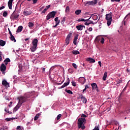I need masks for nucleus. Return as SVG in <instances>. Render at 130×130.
Instances as JSON below:
<instances>
[{
	"mask_svg": "<svg viewBox=\"0 0 130 130\" xmlns=\"http://www.w3.org/2000/svg\"><path fill=\"white\" fill-rule=\"evenodd\" d=\"M86 118H79L78 120V128H81V129H84L86 127L84 124L86 123Z\"/></svg>",
	"mask_w": 130,
	"mask_h": 130,
	"instance_id": "obj_1",
	"label": "nucleus"
},
{
	"mask_svg": "<svg viewBox=\"0 0 130 130\" xmlns=\"http://www.w3.org/2000/svg\"><path fill=\"white\" fill-rule=\"evenodd\" d=\"M112 13L110 12V13L106 15V20H107V24L108 26L111 25V22H112Z\"/></svg>",
	"mask_w": 130,
	"mask_h": 130,
	"instance_id": "obj_2",
	"label": "nucleus"
},
{
	"mask_svg": "<svg viewBox=\"0 0 130 130\" xmlns=\"http://www.w3.org/2000/svg\"><path fill=\"white\" fill-rule=\"evenodd\" d=\"M18 100V104L20 105H22L23 103H25L26 101H27V98H26L24 96H20L17 98Z\"/></svg>",
	"mask_w": 130,
	"mask_h": 130,
	"instance_id": "obj_3",
	"label": "nucleus"
},
{
	"mask_svg": "<svg viewBox=\"0 0 130 130\" xmlns=\"http://www.w3.org/2000/svg\"><path fill=\"white\" fill-rule=\"evenodd\" d=\"M56 14V12L52 11L49 13L46 16V20L48 21L49 19H51V18H54L55 17V15Z\"/></svg>",
	"mask_w": 130,
	"mask_h": 130,
	"instance_id": "obj_4",
	"label": "nucleus"
},
{
	"mask_svg": "<svg viewBox=\"0 0 130 130\" xmlns=\"http://www.w3.org/2000/svg\"><path fill=\"white\" fill-rule=\"evenodd\" d=\"M98 3V0H94L92 1L85 2V6H94Z\"/></svg>",
	"mask_w": 130,
	"mask_h": 130,
	"instance_id": "obj_5",
	"label": "nucleus"
},
{
	"mask_svg": "<svg viewBox=\"0 0 130 130\" xmlns=\"http://www.w3.org/2000/svg\"><path fill=\"white\" fill-rule=\"evenodd\" d=\"M20 15L19 14H16L15 13H13L11 16H10V19L12 21H14V20H18L19 19V16Z\"/></svg>",
	"mask_w": 130,
	"mask_h": 130,
	"instance_id": "obj_6",
	"label": "nucleus"
},
{
	"mask_svg": "<svg viewBox=\"0 0 130 130\" xmlns=\"http://www.w3.org/2000/svg\"><path fill=\"white\" fill-rule=\"evenodd\" d=\"M71 82V80H70V78H68L66 82L64 83V84L61 86L60 89H62L64 88V87H67L68 85H70V82Z\"/></svg>",
	"mask_w": 130,
	"mask_h": 130,
	"instance_id": "obj_7",
	"label": "nucleus"
},
{
	"mask_svg": "<svg viewBox=\"0 0 130 130\" xmlns=\"http://www.w3.org/2000/svg\"><path fill=\"white\" fill-rule=\"evenodd\" d=\"M7 70V66L4 63H2L1 66V71L2 72V74H5V72Z\"/></svg>",
	"mask_w": 130,
	"mask_h": 130,
	"instance_id": "obj_8",
	"label": "nucleus"
},
{
	"mask_svg": "<svg viewBox=\"0 0 130 130\" xmlns=\"http://www.w3.org/2000/svg\"><path fill=\"white\" fill-rule=\"evenodd\" d=\"M86 78L84 77H80L79 78V82L82 85H84L86 82Z\"/></svg>",
	"mask_w": 130,
	"mask_h": 130,
	"instance_id": "obj_9",
	"label": "nucleus"
},
{
	"mask_svg": "<svg viewBox=\"0 0 130 130\" xmlns=\"http://www.w3.org/2000/svg\"><path fill=\"white\" fill-rule=\"evenodd\" d=\"M32 14V11L31 10H24L23 12L24 16H30Z\"/></svg>",
	"mask_w": 130,
	"mask_h": 130,
	"instance_id": "obj_10",
	"label": "nucleus"
},
{
	"mask_svg": "<svg viewBox=\"0 0 130 130\" xmlns=\"http://www.w3.org/2000/svg\"><path fill=\"white\" fill-rule=\"evenodd\" d=\"M13 2H14V0H9L8 3V6L10 10H12L13 8Z\"/></svg>",
	"mask_w": 130,
	"mask_h": 130,
	"instance_id": "obj_11",
	"label": "nucleus"
},
{
	"mask_svg": "<svg viewBox=\"0 0 130 130\" xmlns=\"http://www.w3.org/2000/svg\"><path fill=\"white\" fill-rule=\"evenodd\" d=\"M2 85L5 86L6 88H9V87H10V84H9V83H8L6 80H4L2 81Z\"/></svg>",
	"mask_w": 130,
	"mask_h": 130,
	"instance_id": "obj_12",
	"label": "nucleus"
},
{
	"mask_svg": "<svg viewBox=\"0 0 130 130\" xmlns=\"http://www.w3.org/2000/svg\"><path fill=\"white\" fill-rule=\"evenodd\" d=\"M76 28L78 31H82V30H83L84 28H86V27L84 25H80L76 26Z\"/></svg>",
	"mask_w": 130,
	"mask_h": 130,
	"instance_id": "obj_13",
	"label": "nucleus"
},
{
	"mask_svg": "<svg viewBox=\"0 0 130 130\" xmlns=\"http://www.w3.org/2000/svg\"><path fill=\"white\" fill-rule=\"evenodd\" d=\"M91 87L93 90H94V89H95L96 91L99 92V90H98V86H97V84L95 83L91 84Z\"/></svg>",
	"mask_w": 130,
	"mask_h": 130,
	"instance_id": "obj_14",
	"label": "nucleus"
},
{
	"mask_svg": "<svg viewBox=\"0 0 130 130\" xmlns=\"http://www.w3.org/2000/svg\"><path fill=\"white\" fill-rule=\"evenodd\" d=\"M80 97L83 103H84V104L87 103V99H86V98H85V96H84V95L81 94V95H80Z\"/></svg>",
	"mask_w": 130,
	"mask_h": 130,
	"instance_id": "obj_15",
	"label": "nucleus"
},
{
	"mask_svg": "<svg viewBox=\"0 0 130 130\" xmlns=\"http://www.w3.org/2000/svg\"><path fill=\"white\" fill-rule=\"evenodd\" d=\"M32 44L34 46H37V44H38V40H37V39H34L32 42Z\"/></svg>",
	"mask_w": 130,
	"mask_h": 130,
	"instance_id": "obj_16",
	"label": "nucleus"
},
{
	"mask_svg": "<svg viewBox=\"0 0 130 130\" xmlns=\"http://www.w3.org/2000/svg\"><path fill=\"white\" fill-rule=\"evenodd\" d=\"M96 22H93V21L89 20V21L86 22L84 24L86 25V26H89L90 24H93L94 25V24H96Z\"/></svg>",
	"mask_w": 130,
	"mask_h": 130,
	"instance_id": "obj_17",
	"label": "nucleus"
},
{
	"mask_svg": "<svg viewBox=\"0 0 130 130\" xmlns=\"http://www.w3.org/2000/svg\"><path fill=\"white\" fill-rule=\"evenodd\" d=\"M21 106H22V105H20V104L18 103L17 105L14 108L13 111H15V112L17 111V110H18V109H19V108H20Z\"/></svg>",
	"mask_w": 130,
	"mask_h": 130,
	"instance_id": "obj_18",
	"label": "nucleus"
},
{
	"mask_svg": "<svg viewBox=\"0 0 130 130\" xmlns=\"http://www.w3.org/2000/svg\"><path fill=\"white\" fill-rule=\"evenodd\" d=\"M36 49H37V46H33L30 48V50H31V52H34L35 51H36Z\"/></svg>",
	"mask_w": 130,
	"mask_h": 130,
	"instance_id": "obj_19",
	"label": "nucleus"
},
{
	"mask_svg": "<svg viewBox=\"0 0 130 130\" xmlns=\"http://www.w3.org/2000/svg\"><path fill=\"white\" fill-rule=\"evenodd\" d=\"M79 36V35H77L74 39L73 43L75 44V45H77V41L78 40V37Z\"/></svg>",
	"mask_w": 130,
	"mask_h": 130,
	"instance_id": "obj_20",
	"label": "nucleus"
},
{
	"mask_svg": "<svg viewBox=\"0 0 130 130\" xmlns=\"http://www.w3.org/2000/svg\"><path fill=\"white\" fill-rule=\"evenodd\" d=\"M87 61H89V62H92V63H94L95 62V59H94L93 58H91V57H89V58H87V59H86Z\"/></svg>",
	"mask_w": 130,
	"mask_h": 130,
	"instance_id": "obj_21",
	"label": "nucleus"
},
{
	"mask_svg": "<svg viewBox=\"0 0 130 130\" xmlns=\"http://www.w3.org/2000/svg\"><path fill=\"white\" fill-rule=\"evenodd\" d=\"M22 30H23V26H19L18 27V28H17V29L16 30V32H17V33H20V32H22Z\"/></svg>",
	"mask_w": 130,
	"mask_h": 130,
	"instance_id": "obj_22",
	"label": "nucleus"
},
{
	"mask_svg": "<svg viewBox=\"0 0 130 130\" xmlns=\"http://www.w3.org/2000/svg\"><path fill=\"white\" fill-rule=\"evenodd\" d=\"M4 62L5 63V64L7 66L9 62H11V59H10L9 58H7L5 59Z\"/></svg>",
	"mask_w": 130,
	"mask_h": 130,
	"instance_id": "obj_23",
	"label": "nucleus"
},
{
	"mask_svg": "<svg viewBox=\"0 0 130 130\" xmlns=\"http://www.w3.org/2000/svg\"><path fill=\"white\" fill-rule=\"evenodd\" d=\"M91 16H92V19L94 21H96V20L98 19V16H97V15H96V14H92Z\"/></svg>",
	"mask_w": 130,
	"mask_h": 130,
	"instance_id": "obj_24",
	"label": "nucleus"
},
{
	"mask_svg": "<svg viewBox=\"0 0 130 130\" xmlns=\"http://www.w3.org/2000/svg\"><path fill=\"white\" fill-rule=\"evenodd\" d=\"M24 96L25 98H26V99L27 98H30V97H31V93L27 92L24 95Z\"/></svg>",
	"mask_w": 130,
	"mask_h": 130,
	"instance_id": "obj_25",
	"label": "nucleus"
},
{
	"mask_svg": "<svg viewBox=\"0 0 130 130\" xmlns=\"http://www.w3.org/2000/svg\"><path fill=\"white\" fill-rule=\"evenodd\" d=\"M72 53L75 55H77V54H80V52H79L78 50H73L72 51Z\"/></svg>",
	"mask_w": 130,
	"mask_h": 130,
	"instance_id": "obj_26",
	"label": "nucleus"
},
{
	"mask_svg": "<svg viewBox=\"0 0 130 130\" xmlns=\"http://www.w3.org/2000/svg\"><path fill=\"white\" fill-rule=\"evenodd\" d=\"M0 45L1 46H5V45H6V42L5 41L0 40Z\"/></svg>",
	"mask_w": 130,
	"mask_h": 130,
	"instance_id": "obj_27",
	"label": "nucleus"
},
{
	"mask_svg": "<svg viewBox=\"0 0 130 130\" xmlns=\"http://www.w3.org/2000/svg\"><path fill=\"white\" fill-rule=\"evenodd\" d=\"M10 36L11 37H9L10 40H11V41H14V42H16L17 40H16V39H15V37H14L13 35Z\"/></svg>",
	"mask_w": 130,
	"mask_h": 130,
	"instance_id": "obj_28",
	"label": "nucleus"
},
{
	"mask_svg": "<svg viewBox=\"0 0 130 130\" xmlns=\"http://www.w3.org/2000/svg\"><path fill=\"white\" fill-rule=\"evenodd\" d=\"M106 78H107V72H105L103 77V81H106Z\"/></svg>",
	"mask_w": 130,
	"mask_h": 130,
	"instance_id": "obj_29",
	"label": "nucleus"
},
{
	"mask_svg": "<svg viewBox=\"0 0 130 130\" xmlns=\"http://www.w3.org/2000/svg\"><path fill=\"white\" fill-rule=\"evenodd\" d=\"M40 113H38L36 115L34 118V120L36 121L39 118V116H40Z\"/></svg>",
	"mask_w": 130,
	"mask_h": 130,
	"instance_id": "obj_30",
	"label": "nucleus"
},
{
	"mask_svg": "<svg viewBox=\"0 0 130 130\" xmlns=\"http://www.w3.org/2000/svg\"><path fill=\"white\" fill-rule=\"evenodd\" d=\"M29 28H33V26H34V23H33L31 22H29L28 24Z\"/></svg>",
	"mask_w": 130,
	"mask_h": 130,
	"instance_id": "obj_31",
	"label": "nucleus"
},
{
	"mask_svg": "<svg viewBox=\"0 0 130 130\" xmlns=\"http://www.w3.org/2000/svg\"><path fill=\"white\" fill-rule=\"evenodd\" d=\"M81 12H82V10H76L75 11V14L76 15H79V14H81Z\"/></svg>",
	"mask_w": 130,
	"mask_h": 130,
	"instance_id": "obj_32",
	"label": "nucleus"
},
{
	"mask_svg": "<svg viewBox=\"0 0 130 130\" xmlns=\"http://www.w3.org/2000/svg\"><path fill=\"white\" fill-rule=\"evenodd\" d=\"M14 119H15V118H6L5 119V120H6V121H11V120H13Z\"/></svg>",
	"mask_w": 130,
	"mask_h": 130,
	"instance_id": "obj_33",
	"label": "nucleus"
},
{
	"mask_svg": "<svg viewBox=\"0 0 130 130\" xmlns=\"http://www.w3.org/2000/svg\"><path fill=\"white\" fill-rule=\"evenodd\" d=\"M64 22H66V17H63V18L62 19L61 21V24L62 25H63V24H64Z\"/></svg>",
	"mask_w": 130,
	"mask_h": 130,
	"instance_id": "obj_34",
	"label": "nucleus"
},
{
	"mask_svg": "<svg viewBox=\"0 0 130 130\" xmlns=\"http://www.w3.org/2000/svg\"><path fill=\"white\" fill-rule=\"evenodd\" d=\"M65 92H67V93H68V94H73V91H72L71 90L66 89Z\"/></svg>",
	"mask_w": 130,
	"mask_h": 130,
	"instance_id": "obj_35",
	"label": "nucleus"
},
{
	"mask_svg": "<svg viewBox=\"0 0 130 130\" xmlns=\"http://www.w3.org/2000/svg\"><path fill=\"white\" fill-rule=\"evenodd\" d=\"M90 88V86L88 85H85V88L83 90V92H85L87 89H89Z\"/></svg>",
	"mask_w": 130,
	"mask_h": 130,
	"instance_id": "obj_36",
	"label": "nucleus"
},
{
	"mask_svg": "<svg viewBox=\"0 0 130 130\" xmlns=\"http://www.w3.org/2000/svg\"><path fill=\"white\" fill-rule=\"evenodd\" d=\"M70 43V39H66V45H69V44Z\"/></svg>",
	"mask_w": 130,
	"mask_h": 130,
	"instance_id": "obj_37",
	"label": "nucleus"
},
{
	"mask_svg": "<svg viewBox=\"0 0 130 130\" xmlns=\"http://www.w3.org/2000/svg\"><path fill=\"white\" fill-rule=\"evenodd\" d=\"M120 83H122V79L120 78V79H118L117 81V84H120Z\"/></svg>",
	"mask_w": 130,
	"mask_h": 130,
	"instance_id": "obj_38",
	"label": "nucleus"
},
{
	"mask_svg": "<svg viewBox=\"0 0 130 130\" xmlns=\"http://www.w3.org/2000/svg\"><path fill=\"white\" fill-rule=\"evenodd\" d=\"M65 12L66 13H69V12H70V7L67 6Z\"/></svg>",
	"mask_w": 130,
	"mask_h": 130,
	"instance_id": "obj_39",
	"label": "nucleus"
},
{
	"mask_svg": "<svg viewBox=\"0 0 130 130\" xmlns=\"http://www.w3.org/2000/svg\"><path fill=\"white\" fill-rule=\"evenodd\" d=\"M3 16L5 17H7V16H8V12H7V11H4L3 14Z\"/></svg>",
	"mask_w": 130,
	"mask_h": 130,
	"instance_id": "obj_40",
	"label": "nucleus"
},
{
	"mask_svg": "<svg viewBox=\"0 0 130 130\" xmlns=\"http://www.w3.org/2000/svg\"><path fill=\"white\" fill-rule=\"evenodd\" d=\"M72 34H73V33H69L67 37V39H70V38H71V37H72Z\"/></svg>",
	"mask_w": 130,
	"mask_h": 130,
	"instance_id": "obj_41",
	"label": "nucleus"
},
{
	"mask_svg": "<svg viewBox=\"0 0 130 130\" xmlns=\"http://www.w3.org/2000/svg\"><path fill=\"white\" fill-rule=\"evenodd\" d=\"M100 125H98L97 126H95L93 130H100Z\"/></svg>",
	"mask_w": 130,
	"mask_h": 130,
	"instance_id": "obj_42",
	"label": "nucleus"
},
{
	"mask_svg": "<svg viewBox=\"0 0 130 130\" xmlns=\"http://www.w3.org/2000/svg\"><path fill=\"white\" fill-rule=\"evenodd\" d=\"M78 22H84V21H85V19H84L83 18H79L78 19Z\"/></svg>",
	"mask_w": 130,
	"mask_h": 130,
	"instance_id": "obj_43",
	"label": "nucleus"
},
{
	"mask_svg": "<svg viewBox=\"0 0 130 130\" xmlns=\"http://www.w3.org/2000/svg\"><path fill=\"white\" fill-rule=\"evenodd\" d=\"M32 0H27L28 2H31ZM32 4H36L37 2H38V0H32Z\"/></svg>",
	"mask_w": 130,
	"mask_h": 130,
	"instance_id": "obj_44",
	"label": "nucleus"
},
{
	"mask_svg": "<svg viewBox=\"0 0 130 130\" xmlns=\"http://www.w3.org/2000/svg\"><path fill=\"white\" fill-rule=\"evenodd\" d=\"M85 117H87V115H85V114H82L81 118H85Z\"/></svg>",
	"mask_w": 130,
	"mask_h": 130,
	"instance_id": "obj_45",
	"label": "nucleus"
},
{
	"mask_svg": "<svg viewBox=\"0 0 130 130\" xmlns=\"http://www.w3.org/2000/svg\"><path fill=\"white\" fill-rule=\"evenodd\" d=\"M91 18H92V16H91L90 18H89L88 19H84V20H83V22H89Z\"/></svg>",
	"mask_w": 130,
	"mask_h": 130,
	"instance_id": "obj_46",
	"label": "nucleus"
},
{
	"mask_svg": "<svg viewBox=\"0 0 130 130\" xmlns=\"http://www.w3.org/2000/svg\"><path fill=\"white\" fill-rule=\"evenodd\" d=\"M121 0H111V2L113 3V2H116V3H120Z\"/></svg>",
	"mask_w": 130,
	"mask_h": 130,
	"instance_id": "obj_47",
	"label": "nucleus"
},
{
	"mask_svg": "<svg viewBox=\"0 0 130 130\" xmlns=\"http://www.w3.org/2000/svg\"><path fill=\"white\" fill-rule=\"evenodd\" d=\"M71 83L72 85H73L74 87H76V86H77L75 81H73Z\"/></svg>",
	"mask_w": 130,
	"mask_h": 130,
	"instance_id": "obj_48",
	"label": "nucleus"
},
{
	"mask_svg": "<svg viewBox=\"0 0 130 130\" xmlns=\"http://www.w3.org/2000/svg\"><path fill=\"white\" fill-rule=\"evenodd\" d=\"M60 117H61V114H59L57 116V120H58L59 119H60Z\"/></svg>",
	"mask_w": 130,
	"mask_h": 130,
	"instance_id": "obj_49",
	"label": "nucleus"
},
{
	"mask_svg": "<svg viewBox=\"0 0 130 130\" xmlns=\"http://www.w3.org/2000/svg\"><path fill=\"white\" fill-rule=\"evenodd\" d=\"M101 43H102V44H104V38H102L101 40Z\"/></svg>",
	"mask_w": 130,
	"mask_h": 130,
	"instance_id": "obj_50",
	"label": "nucleus"
},
{
	"mask_svg": "<svg viewBox=\"0 0 130 130\" xmlns=\"http://www.w3.org/2000/svg\"><path fill=\"white\" fill-rule=\"evenodd\" d=\"M47 11V9H44L43 11L42 12V14H45V13Z\"/></svg>",
	"mask_w": 130,
	"mask_h": 130,
	"instance_id": "obj_51",
	"label": "nucleus"
},
{
	"mask_svg": "<svg viewBox=\"0 0 130 130\" xmlns=\"http://www.w3.org/2000/svg\"><path fill=\"white\" fill-rule=\"evenodd\" d=\"M73 67L74 68V69H77V64L75 63H73L72 64Z\"/></svg>",
	"mask_w": 130,
	"mask_h": 130,
	"instance_id": "obj_52",
	"label": "nucleus"
},
{
	"mask_svg": "<svg viewBox=\"0 0 130 130\" xmlns=\"http://www.w3.org/2000/svg\"><path fill=\"white\" fill-rule=\"evenodd\" d=\"M41 70H42V71L43 74H44V73H45V68H41Z\"/></svg>",
	"mask_w": 130,
	"mask_h": 130,
	"instance_id": "obj_53",
	"label": "nucleus"
},
{
	"mask_svg": "<svg viewBox=\"0 0 130 130\" xmlns=\"http://www.w3.org/2000/svg\"><path fill=\"white\" fill-rule=\"evenodd\" d=\"M59 23H60V20H58V21H55V24H56V25H59Z\"/></svg>",
	"mask_w": 130,
	"mask_h": 130,
	"instance_id": "obj_54",
	"label": "nucleus"
},
{
	"mask_svg": "<svg viewBox=\"0 0 130 130\" xmlns=\"http://www.w3.org/2000/svg\"><path fill=\"white\" fill-rule=\"evenodd\" d=\"M8 129V127L5 126H4L3 127V128H2V130H5V129Z\"/></svg>",
	"mask_w": 130,
	"mask_h": 130,
	"instance_id": "obj_55",
	"label": "nucleus"
},
{
	"mask_svg": "<svg viewBox=\"0 0 130 130\" xmlns=\"http://www.w3.org/2000/svg\"><path fill=\"white\" fill-rule=\"evenodd\" d=\"M8 31H9V34H10V36H13V34H12V32H11V30H10V28H8Z\"/></svg>",
	"mask_w": 130,
	"mask_h": 130,
	"instance_id": "obj_56",
	"label": "nucleus"
},
{
	"mask_svg": "<svg viewBox=\"0 0 130 130\" xmlns=\"http://www.w3.org/2000/svg\"><path fill=\"white\" fill-rule=\"evenodd\" d=\"M54 21H55V22H56V21H59V20H58V17H56V18L54 19Z\"/></svg>",
	"mask_w": 130,
	"mask_h": 130,
	"instance_id": "obj_57",
	"label": "nucleus"
},
{
	"mask_svg": "<svg viewBox=\"0 0 130 130\" xmlns=\"http://www.w3.org/2000/svg\"><path fill=\"white\" fill-rule=\"evenodd\" d=\"M92 30H93V28L92 27H89L88 28V31H89V32H91Z\"/></svg>",
	"mask_w": 130,
	"mask_h": 130,
	"instance_id": "obj_58",
	"label": "nucleus"
},
{
	"mask_svg": "<svg viewBox=\"0 0 130 130\" xmlns=\"http://www.w3.org/2000/svg\"><path fill=\"white\" fill-rule=\"evenodd\" d=\"M12 105H13V102H10V105H9L8 106L9 107H12Z\"/></svg>",
	"mask_w": 130,
	"mask_h": 130,
	"instance_id": "obj_59",
	"label": "nucleus"
},
{
	"mask_svg": "<svg viewBox=\"0 0 130 130\" xmlns=\"http://www.w3.org/2000/svg\"><path fill=\"white\" fill-rule=\"evenodd\" d=\"M16 129H21V126H17Z\"/></svg>",
	"mask_w": 130,
	"mask_h": 130,
	"instance_id": "obj_60",
	"label": "nucleus"
},
{
	"mask_svg": "<svg viewBox=\"0 0 130 130\" xmlns=\"http://www.w3.org/2000/svg\"><path fill=\"white\" fill-rule=\"evenodd\" d=\"M5 9V6H2V7H0V11H1V10H3V9Z\"/></svg>",
	"mask_w": 130,
	"mask_h": 130,
	"instance_id": "obj_61",
	"label": "nucleus"
},
{
	"mask_svg": "<svg viewBox=\"0 0 130 130\" xmlns=\"http://www.w3.org/2000/svg\"><path fill=\"white\" fill-rule=\"evenodd\" d=\"M43 9H44V7H42L41 8H40V12H41L42 11V10H43Z\"/></svg>",
	"mask_w": 130,
	"mask_h": 130,
	"instance_id": "obj_62",
	"label": "nucleus"
},
{
	"mask_svg": "<svg viewBox=\"0 0 130 130\" xmlns=\"http://www.w3.org/2000/svg\"><path fill=\"white\" fill-rule=\"evenodd\" d=\"M98 63H99V66H100L101 67H101H102V65H101V61H99L98 62Z\"/></svg>",
	"mask_w": 130,
	"mask_h": 130,
	"instance_id": "obj_63",
	"label": "nucleus"
},
{
	"mask_svg": "<svg viewBox=\"0 0 130 130\" xmlns=\"http://www.w3.org/2000/svg\"><path fill=\"white\" fill-rule=\"evenodd\" d=\"M46 9H47V10H48V9H49V8H50V5H48L46 6Z\"/></svg>",
	"mask_w": 130,
	"mask_h": 130,
	"instance_id": "obj_64",
	"label": "nucleus"
}]
</instances>
